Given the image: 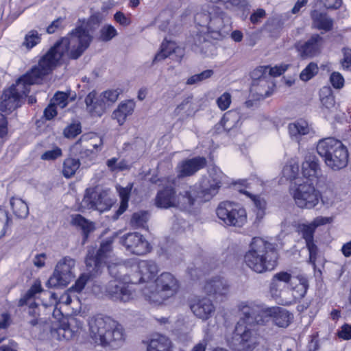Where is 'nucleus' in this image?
Instances as JSON below:
<instances>
[{
	"instance_id": "obj_34",
	"label": "nucleus",
	"mask_w": 351,
	"mask_h": 351,
	"mask_svg": "<svg viewBox=\"0 0 351 351\" xmlns=\"http://www.w3.org/2000/svg\"><path fill=\"white\" fill-rule=\"evenodd\" d=\"M51 335L53 338L58 340H69L74 337V331L67 323L62 322L59 324L58 326H53L51 328Z\"/></svg>"
},
{
	"instance_id": "obj_64",
	"label": "nucleus",
	"mask_w": 351,
	"mask_h": 351,
	"mask_svg": "<svg viewBox=\"0 0 351 351\" xmlns=\"http://www.w3.org/2000/svg\"><path fill=\"white\" fill-rule=\"evenodd\" d=\"M265 16V11L263 9H258L251 15L250 21L252 23H258Z\"/></svg>"
},
{
	"instance_id": "obj_7",
	"label": "nucleus",
	"mask_w": 351,
	"mask_h": 351,
	"mask_svg": "<svg viewBox=\"0 0 351 351\" xmlns=\"http://www.w3.org/2000/svg\"><path fill=\"white\" fill-rule=\"evenodd\" d=\"M195 22L200 27L199 34L196 35V44L205 43V34L208 33L215 34L223 36L230 30V18L223 12L219 10L218 7L213 8L211 11L198 12L195 16Z\"/></svg>"
},
{
	"instance_id": "obj_11",
	"label": "nucleus",
	"mask_w": 351,
	"mask_h": 351,
	"mask_svg": "<svg viewBox=\"0 0 351 351\" xmlns=\"http://www.w3.org/2000/svg\"><path fill=\"white\" fill-rule=\"evenodd\" d=\"M156 288L150 287L142 289L143 295L151 304L159 305L173 297L178 291L180 285L176 278L169 272L161 274L156 280Z\"/></svg>"
},
{
	"instance_id": "obj_48",
	"label": "nucleus",
	"mask_w": 351,
	"mask_h": 351,
	"mask_svg": "<svg viewBox=\"0 0 351 351\" xmlns=\"http://www.w3.org/2000/svg\"><path fill=\"white\" fill-rule=\"evenodd\" d=\"M322 110L324 113L327 114L332 112L335 108V100L332 94L329 93L326 96L321 97Z\"/></svg>"
},
{
	"instance_id": "obj_9",
	"label": "nucleus",
	"mask_w": 351,
	"mask_h": 351,
	"mask_svg": "<svg viewBox=\"0 0 351 351\" xmlns=\"http://www.w3.org/2000/svg\"><path fill=\"white\" fill-rule=\"evenodd\" d=\"M199 195L195 186H189L178 193L172 187H166L157 193L155 204L160 208H176L191 211L198 202Z\"/></svg>"
},
{
	"instance_id": "obj_57",
	"label": "nucleus",
	"mask_w": 351,
	"mask_h": 351,
	"mask_svg": "<svg viewBox=\"0 0 351 351\" xmlns=\"http://www.w3.org/2000/svg\"><path fill=\"white\" fill-rule=\"evenodd\" d=\"M81 132L80 123H73L64 130V135L66 138H74Z\"/></svg>"
},
{
	"instance_id": "obj_45",
	"label": "nucleus",
	"mask_w": 351,
	"mask_h": 351,
	"mask_svg": "<svg viewBox=\"0 0 351 351\" xmlns=\"http://www.w3.org/2000/svg\"><path fill=\"white\" fill-rule=\"evenodd\" d=\"M148 213L141 211L133 214L130 223L134 228H145L148 221Z\"/></svg>"
},
{
	"instance_id": "obj_20",
	"label": "nucleus",
	"mask_w": 351,
	"mask_h": 351,
	"mask_svg": "<svg viewBox=\"0 0 351 351\" xmlns=\"http://www.w3.org/2000/svg\"><path fill=\"white\" fill-rule=\"evenodd\" d=\"M120 243L132 254L141 256L150 250L149 242L138 232H130L123 235L120 239Z\"/></svg>"
},
{
	"instance_id": "obj_28",
	"label": "nucleus",
	"mask_w": 351,
	"mask_h": 351,
	"mask_svg": "<svg viewBox=\"0 0 351 351\" xmlns=\"http://www.w3.org/2000/svg\"><path fill=\"white\" fill-rule=\"evenodd\" d=\"M302 171L311 182L317 181L322 173L318 160L312 156L306 157L302 165Z\"/></svg>"
},
{
	"instance_id": "obj_51",
	"label": "nucleus",
	"mask_w": 351,
	"mask_h": 351,
	"mask_svg": "<svg viewBox=\"0 0 351 351\" xmlns=\"http://www.w3.org/2000/svg\"><path fill=\"white\" fill-rule=\"evenodd\" d=\"M232 102V95L228 92L223 93L216 100V104L221 110H227Z\"/></svg>"
},
{
	"instance_id": "obj_3",
	"label": "nucleus",
	"mask_w": 351,
	"mask_h": 351,
	"mask_svg": "<svg viewBox=\"0 0 351 351\" xmlns=\"http://www.w3.org/2000/svg\"><path fill=\"white\" fill-rule=\"evenodd\" d=\"M109 272L114 279L105 286V295L114 302L128 303L136 298V291L130 286L144 282L141 274L133 270L130 274H125V267L122 265H108Z\"/></svg>"
},
{
	"instance_id": "obj_1",
	"label": "nucleus",
	"mask_w": 351,
	"mask_h": 351,
	"mask_svg": "<svg viewBox=\"0 0 351 351\" xmlns=\"http://www.w3.org/2000/svg\"><path fill=\"white\" fill-rule=\"evenodd\" d=\"M93 39L87 23L77 25L42 57L38 64L41 73L49 74L64 56L73 60L79 58L89 47Z\"/></svg>"
},
{
	"instance_id": "obj_61",
	"label": "nucleus",
	"mask_w": 351,
	"mask_h": 351,
	"mask_svg": "<svg viewBox=\"0 0 351 351\" xmlns=\"http://www.w3.org/2000/svg\"><path fill=\"white\" fill-rule=\"evenodd\" d=\"M64 19L60 17L56 20L53 21L47 27V32L48 34H53L56 30L60 29L63 27L62 23Z\"/></svg>"
},
{
	"instance_id": "obj_60",
	"label": "nucleus",
	"mask_w": 351,
	"mask_h": 351,
	"mask_svg": "<svg viewBox=\"0 0 351 351\" xmlns=\"http://www.w3.org/2000/svg\"><path fill=\"white\" fill-rule=\"evenodd\" d=\"M88 279L89 274H84L81 275V276L77 280L75 285L72 288L77 292L81 291L84 289Z\"/></svg>"
},
{
	"instance_id": "obj_15",
	"label": "nucleus",
	"mask_w": 351,
	"mask_h": 351,
	"mask_svg": "<svg viewBox=\"0 0 351 351\" xmlns=\"http://www.w3.org/2000/svg\"><path fill=\"white\" fill-rule=\"evenodd\" d=\"M225 179V174L219 167H210L208 170V177L203 178L200 182V192L197 191L198 201H207L215 195Z\"/></svg>"
},
{
	"instance_id": "obj_27",
	"label": "nucleus",
	"mask_w": 351,
	"mask_h": 351,
	"mask_svg": "<svg viewBox=\"0 0 351 351\" xmlns=\"http://www.w3.org/2000/svg\"><path fill=\"white\" fill-rule=\"evenodd\" d=\"M204 289L206 293L213 295L217 299L219 297H224L228 294L229 285L223 278L216 277L208 281Z\"/></svg>"
},
{
	"instance_id": "obj_40",
	"label": "nucleus",
	"mask_w": 351,
	"mask_h": 351,
	"mask_svg": "<svg viewBox=\"0 0 351 351\" xmlns=\"http://www.w3.org/2000/svg\"><path fill=\"white\" fill-rule=\"evenodd\" d=\"M181 51L179 47H176V44L173 42L162 43L161 45V50L156 54L154 62H158L165 59L169 56L172 53H176Z\"/></svg>"
},
{
	"instance_id": "obj_32",
	"label": "nucleus",
	"mask_w": 351,
	"mask_h": 351,
	"mask_svg": "<svg viewBox=\"0 0 351 351\" xmlns=\"http://www.w3.org/2000/svg\"><path fill=\"white\" fill-rule=\"evenodd\" d=\"M10 205L13 214L19 219H25L29 215V208L27 203L21 198L12 197L10 199Z\"/></svg>"
},
{
	"instance_id": "obj_39",
	"label": "nucleus",
	"mask_w": 351,
	"mask_h": 351,
	"mask_svg": "<svg viewBox=\"0 0 351 351\" xmlns=\"http://www.w3.org/2000/svg\"><path fill=\"white\" fill-rule=\"evenodd\" d=\"M132 184L130 183L125 187H122L121 186H117V191H118L121 198V204L119 208L117 210L119 215L123 213L128 208L129 197L132 189Z\"/></svg>"
},
{
	"instance_id": "obj_54",
	"label": "nucleus",
	"mask_w": 351,
	"mask_h": 351,
	"mask_svg": "<svg viewBox=\"0 0 351 351\" xmlns=\"http://www.w3.org/2000/svg\"><path fill=\"white\" fill-rule=\"evenodd\" d=\"M330 82L332 86L336 89H341L344 86V78L339 72H333L330 77Z\"/></svg>"
},
{
	"instance_id": "obj_42",
	"label": "nucleus",
	"mask_w": 351,
	"mask_h": 351,
	"mask_svg": "<svg viewBox=\"0 0 351 351\" xmlns=\"http://www.w3.org/2000/svg\"><path fill=\"white\" fill-rule=\"evenodd\" d=\"M194 112L193 104L191 98L188 97L184 99L174 110V114L176 116H189Z\"/></svg>"
},
{
	"instance_id": "obj_46",
	"label": "nucleus",
	"mask_w": 351,
	"mask_h": 351,
	"mask_svg": "<svg viewBox=\"0 0 351 351\" xmlns=\"http://www.w3.org/2000/svg\"><path fill=\"white\" fill-rule=\"evenodd\" d=\"M41 40V34L36 30L32 29L27 32L25 36L23 45L27 49H32L38 45Z\"/></svg>"
},
{
	"instance_id": "obj_21",
	"label": "nucleus",
	"mask_w": 351,
	"mask_h": 351,
	"mask_svg": "<svg viewBox=\"0 0 351 351\" xmlns=\"http://www.w3.org/2000/svg\"><path fill=\"white\" fill-rule=\"evenodd\" d=\"M190 308L197 318L207 320L213 316L215 306L213 301L207 297H197L190 301Z\"/></svg>"
},
{
	"instance_id": "obj_36",
	"label": "nucleus",
	"mask_w": 351,
	"mask_h": 351,
	"mask_svg": "<svg viewBox=\"0 0 351 351\" xmlns=\"http://www.w3.org/2000/svg\"><path fill=\"white\" fill-rule=\"evenodd\" d=\"M273 87L271 79L263 78L259 81L254 80L252 84V90L262 97H268Z\"/></svg>"
},
{
	"instance_id": "obj_35",
	"label": "nucleus",
	"mask_w": 351,
	"mask_h": 351,
	"mask_svg": "<svg viewBox=\"0 0 351 351\" xmlns=\"http://www.w3.org/2000/svg\"><path fill=\"white\" fill-rule=\"evenodd\" d=\"M221 123L226 130H230L241 125V115L237 110H229L226 112L221 120Z\"/></svg>"
},
{
	"instance_id": "obj_25",
	"label": "nucleus",
	"mask_w": 351,
	"mask_h": 351,
	"mask_svg": "<svg viewBox=\"0 0 351 351\" xmlns=\"http://www.w3.org/2000/svg\"><path fill=\"white\" fill-rule=\"evenodd\" d=\"M133 270L141 274L144 282L147 283L145 287H153V283L150 282L149 280L154 278L158 271V266L154 262L150 261H141L138 263H135L133 264Z\"/></svg>"
},
{
	"instance_id": "obj_47",
	"label": "nucleus",
	"mask_w": 351,
	"mask_h": 351,
	"mask_svg": "<svg viewBox=\"0 0 351 351\" xmlns=\"http://www.w3.org/2000/svg\"><path fill=\"white\" fill-rule=\"evenodd\" d=\"M317 64L314 62L309 63L300 74L302 81L307 82L313 78L318 73Z\"/></svg>"
},
{
	"instance_id": "obj_16",
	"label": "nucleus",
	"mask_w": 351,
	"mask_h": 351,
	"mask_svg": "<svg viewBox=\"0 0 351 351\" xmlns=\"http://www.w3.org/2000/svg\"><path fill=\"white\" fill-rule=\"evenodd\" d=\"M332 221L331 217L319 216L310 223H302L298 226V231L305 240L309 252V262L313 265H315L317 254V247L313 243L315 230L317 227L330 223Z\"/></svg>"
},
{
	"instance_id": "obj_43",
	"label": "nucleus",
	"mask_w": 351,
	"mask_h": 351,
	"mask_svg": "<svg viewBox=\"0 0 351 351\" xmlns=\"http://www.w3.org/2000/svg\"><path fill=\"white\" fill-rule=\"evenodd\" d=\"M117 29L112 25H104L99 30L98 39L102 42H108L117 36Z\"/></svg>"
},
{
	"instance_id": "obj_49",
	"label": "nucleus",
	"mask_w": 351,
	"mask_h": 351,
	"mask_svg": "<svg viewBox=\"0 0 351 351\" xmlns=\"http://www.w3.org/2000/svg\"><path fill=\"white\" fill-rule=\"evenodd\" d=\"M214 73L212 69H208L202 71L200 73L195 74L188 78L186 84L193 85L201 82L206 79L210 78Z\"/></svg>"
},
{
	"instance_id": "obj_19",
	"label": "nucleus",
	"mask_w": 351,
	"mask_h": 351,
	"mask_svg": "<svg viewBox=\"0 0 351 351\" xmlns=\"http://www.w3.org/2000/svg\"><path fill=\"white\" fill-rule=\"evenodd\" d=\"M111 240L103 242L95 256H94V250L88 251L86 258V264L87 270L91 275L97 274L104 265L108 264V258L111 253Z\"/></svg>"
},
{
	"instance_id": "obj_63",
	"label": "nucleus",
	"mask_w": 351,
	"mask_h": 351,
	"mask_svg": "<svg viewBox=\"0 0 351 351\" xmlns=\"http://www.w3.org/2000/svg\"><path fill=\"white\" fill-rule=\"evenodd\" d=\"M338 336L344 340L351 339V326L348 324L343 325L341 330L338 332Z\"/></svg>"
},
{
	"instance_id": "obj_4",
	"label": "nucleus",
	"mask_w": 351,
	"mask_h": 351,
	"mask_svg": "<svg viewBox=\"0 0 351 351\" xmlns=\"http://www.w3.org/2000/svg\"><path fill=\"white\" fill-rule=\"evenodd\" d=\"M240 318L236 324L231 346L236 351H254L259 343V337L254 326L257 318L252 314L248 303L241 302L238 306Z\"/></svg>"
},
{
	"instance_id": "obj_50",
	"label": "nucleus",
	"mask_w": 351,
	"mask_h": 351,
	"mask_svg": "<svg viewBox=\"0 0 351 351\" xmlns=\"http://www.w3.org/2000/svg\"><path fill=\"white\" fill-rule=\"evenodd\" d=\"M342 57L339 63L343 70L351 71V49L343 47L341 49Z\"/></svg>"
},
{
	"instance_id": "obj_8",
	"label": "nucleus",
	"mask_w": 351,
	"mask_h": 351,
	"mask_svg": "<svg viewBox=\"0 0 351 351\" xmlns=\"http://www.w3.org/2000/svg\"><path fill=\"white\" fill-rule=\"evenodd\" d=\"M88 332L93 343L106 346L123 339L122 326L109 317L97 315L89 318Z\"/></svg>"
},
{
	"instance_id": "obj_31",
	"label": "nucleus",
	"mask_w": 351,
	"mask_h": 351,
	"mask_svg": "<svg viewBox=\"0 0 351 351\" xmlns=\"http://www.w3.org/2000/svg\"><path fill=\"white\" fill-rule=\"evenodd\" d=\"M311 16L313 21L312 25L315 28L325 32H328L332 29L333 21L326 14L317 10H313L311 12Z\"/></svg>"
},
{
	"instance_id": "obj_37",
	"label": "nucleus",
	"mask_w": 351,
	"mask_h": 351,
	"mask_svg": "<svg viewBox=\"0 0 351 351\" xmlns=\"http://www.w3.org/2000/svg\"><path fill=\"white\" fill-rule=\"evenodd\" d=\"M71 223L73 226L80 228L82 230L85 237H87L88 234L93 232L95 229L93 223L88 221L79 214L71 215Z\"/></svg>"
},
{
	"instance_id": "obj_58",
	"label": "nucleus",
	"mask_w": 351,
	"mask_h": 351,
	"mask_svg": "<svg viewBox=\"0 0 351 351\" xmlns=\"http://www.w3.org/2000/svg\"><path fill=\"white\" fill-rule=\"evenodd\" d=\"M61 156V149L58 147H56L51 150H47L41 156V159L45 160H53Z\"/></svg>"
},
{
	"instance_id": "obj_30",
	"label": "nucleus",
	"mask_w": 351,
	"mask_h": 351,
	"mask_svg": "<svg viewBox=\"0 0 351 351\" xmlns=\"http://www.w3.org/2000/svg\"><path fill=\"white\" fill-rule=\"evenodd\" d=\"M289 133L292 140L299 142L300 137L310 133L311 128L307 121L300 119L288 125Z\"/></svg>"
},
{
	"instance_id": "obj_17",
	"label": "nucleus",
	"mask_w": 351,
	"mask_h": 351,
	"mask_svg": "<svg viewBox=\"0 0 351 351\" xmlns=\"http://www.w3.org/2000/svg\"><path fill=\"white\" fill-rule=\"evenodd\" d=\"M75 260L66 256L57 263L52 276L47 281V285L51 287L58 286H66L75 277L73 269Z\"/></svg>"
},
{
	"instance_id": "obj_18",
	"label": "nucleus",
	"mask_w": 351,
	"mask_h": 351,
	"mask_svg": "<svg viewBox=\"0 0 351 351\" xmlns=\"http://www.w3.org/2000/svg\"><path fill=\"white\" fill-rule=\"evenodd\" d=\"M114 203L108 191L87 189L82 202L86 209L97 210L101 213L110 210Z\"/></svg>"
},
{
	"instance_id": "obj_24",
	"label": "nucleus",
	"mask_w": 351,
	"mask_h": 351,
	"mask_svg": "<svg viewBox=\"0 0 351 351\" xmlns=\"http://www.w3.org/2000/svg\"><path fill=\"white\" fill-rule=\"evenodd\" d=\"M146 351H173V344L167 336L155 334L150 339L143 341Z\"/></svg>"
},
{
	"instance_id": "obj_41",
	"label": "nucleus",
	"mask_w": 351,
	"mask_h": 351,
	"mask_svg": "<svg viewBox=\"0 0 351 351\" xmlns=\"http://www.w3.org/2000/svg\"><path fill=\"white\" fill-rule=\"evenodd\" d=\"M80 162L79 160L69 158L65 159L63 162L62 174L66 178L72 177L79 169Z\"/></svg>"
},
{
	"instance_id": "obj_53",
	"label": "nucleus",
	"mask_w": 351,
	"mask_h": 351,
	"mask_svg": "<svg viewBox=\"0 0 351 351\" xmlns=\"http://www.w3.org/2000/svg\"><path fill=\"white\" fill-rule=\"evenodd\" d=\"M58 108H64L68 104V95L64 93H56L51 101Z\"/></svg>"
},
{
	"instance_id": "obj_55",
	"label": "nucleus",
	"mask_w": 351,
	"mask_h": 351,
	"mask_svg": "<svg viewBox=\"0 0 351 351\" xmlns=\"http://www.w3.org/2000/svg\"><path fill=\"white\" fill-rule=\"evenodd\" d=\"M267 67L268 77L270 78V77H278L282 75L287 70L289 64H282L280 65H276L274 67H271L269 66H267Z\"/></svg>"
},
{
	"instance_id": "obj_59",
	"label": "nucleus",
	"mask_w": 351,
	"mask_h": 351,
	"mask_svg": "<svg viewBox=\"0 0 351 351\" xmlns=\"http://www.w3.org/2000/svg\"><path fill=\"white\" fill-rule=\"evenodd\" d=\"M114 21L122 26H128L131 24V20L122 12H117L114 14Z\"/></svg>"
},
{
	"instance_id": "obj_5",
	"label": "nucleus",
	"mask_w": 351,
	"mask_h": 351,
	"mask_svg": "<svg viewBox=\"0 0 351 351\" xmlns=\"http://www.w3.org/2000/svg\"><path fill=\"white\" fill-rule=\"evenodd\" d=\"M46 75L41 73V69L38 64L30 72L20 77L15 84L3 91L0 102V110L6 112L20 107L23 98L29 92L30 86L38 83Z\"/></svg>"
},
{
	"instance_id": "obj_10",
	"label": "nucleus",
	"mask_w": 351,
	"mask_h": 351,
	"mask_svg": "<svg viewBox=\"0 0 351 351\" xmlns=\"http://www.w3.org/2000/svg\"><path fill=\"white\" fill-rule=\"evenodd\" d=\"M317 152L325 165L332 171L345 168L348 162V153L341 141L334 138H325L318 141Z\"/></svg>"
},
{
	"instance_id": "obj_14",
	"label": "nucleus",
	"mask_w": 351,
	"mask_h": 351,
	"mask_svg": "<svg viewBox=\"0 0 351 351\" xmlns=\"http://www.w3.org/2000/svg\"><path fill=\"white\" fill-rule=\"evenodd\" d=\"M290 193L295 204L300 208L312 209L319 201V191L313 182L308 181L295 182L290 188Z\"/></svg>"
},
{
	"instance_id": "obj_13",
	"label": "nucleus",
	"mask_w": 351,
	"mask_h": 351,
	"mask_svg": "<svg viewBox=\"0 0 351 351\" xmlns=\"http://www.w3.org/2000/svg\"><path fill=\"white\" fill-rule=\"evenodd\" d=\"M117 90H108L98 95L95 91L90 92L84 99L86 110L92 117H101L118 99Z\"/></svg>"
},
{
	"instance_id": "obj_23",
	"label": "nucleus",
	"mask_w": 351,
	"mask_h": 351,
	"mask_svg": "<svg viewBox=\"0 0 351 351\" xmlns=\"http://www.w3.org/2000/svg\"><path fill=\"white\" fill-rule=\"evenodd\" d=\"M206 164V160L204 157H195L186 160L179 163L176 167L178 176L180 178L190 176L199 169L204 168Z\"/></svg>"
},
{
	"instance_id": "obj_6",
	"label": "nucleus",
	"mask_w": 351,
	"mask_h": 351,
	"mask_svg": "<svg viewBox=\"0 0 351 351\" xmlns=\"http://www.w3.org/2000/svg\"><path fill=\"white\" fill-rule=\"evenodd\" d=\"M278 254L272 244L260 237H254L244 256L245 264L253 271L263 273L276 265Z\"/></svg>"
},
{
	"instance_id": "obj_44",
	"label": "nucleus",
	"mask_w": 351,
	"mask_h": 351,
	"mask_svg": "<svg viewBox=\"0 0 351 351\" xmlns=\"http://www.w3.org/2000/svg\"><path fill=\"white\" fill-rule=\"evenodd\" d=\"M299 172V165L293 160H289L284 167L282 173L285 178L288 180H293L296 178Z\"/></svg>"
},
{
	"instance_id": "obj_38",
	"label": "nucleus",
	"mask_w": 351,
	"mask_h": 351,
	"mask_svg": "<svg viewBox=\"0 0 351 351\" xmlns=\"http://www.w3.org/2000/svg\"><path fill=\"white\" fill-rule=\"evenodd\" d=\"M247 221V214L245 210L238 205L232 215L231 219L228 220L226 225L230 226L242 227Z\"/></svg>"
},
{
	"instance_id": "obj_2",
	"label": "nucleus",
	"mask_w": 351,
	"mask_h": 351,
	"mask_svg": "<svg viewBox=\"0 0 351 351\" xmlns=\"http://www.w3.org/2000/svg\"><path fill=\"white\" fill-rule=\"evenodd\" d=\"M308 289L306 276H292L287 271L274 274L271 280L269 292L273 298L279 299L282 305H291L302 299Z\"/></svg>"
},
{
	"instance_id": "obj_26",
	"label": "nucleus",
	"mask_w": 351,
	"mask_h": 351,
	"mask_svg": "<svg viewBox=\"0 0 351 351\" xmlns=\"http://www.w3.org/2000/svg\"><path fill=\"white\" fill-rule=\"evenodd\" d=\"M322 44V37L318 34H314L305 43L298 45L297 48L301 57H313L320 52Z\"/></svg>"
},
{
	"instance_id": "obj_29",
	"label": "nucleus",
	"mask_w": 351,
	"mask_h": 351,
	"mask_svg": "<svg viewBox=\"0 0 351 351\" xmlns=\"http://www.w3.org/2000/svg\"><path fill=\"white\" fill-rule=\"evenodd\" d=\"M134 108L135 103L132 100L121 102L112 112V117L117 121L119 125H122L127 117L132 114Z\"/></svg>"
},
{
	"instance_id": "obj_22",
	"label": "nucleus",
	"mask_w": 351,
	"mask_h": 351,
	"mask_svg": "<svg viewBox=\"0 0 351 351\" xmlns=\"http://www.w3.org/2000/svg\"><path fill=\"white\" fill-rule=\"evenodd\" d=\"M103 145L102 138L95 133L90 132L81 136L80 138L75 143L73 149L80 150V154H88L94 150H101Z\"/></svg>"
},
{
	"instance_id": "obj_12",
	"label": "nucleus",
	"mask_w": 351,
	"mask_h": 351,
	"mask_svg": "<svg viewBox=\"0 0 351 351\" xmlns=\"http://www.w3.org/2000/svg\"><path fill=\"white\" fill-rule=\"evenodd\" d=\"M247 302L252 314L257 318V324L265 325L272 318L274 323L279 327L285 328L289 326L291 315L287 310L279 307L268 308L262 304L252 302Z\"/></svg>"
},
{
	"instance_id": "obj_56",
	"label": "nucleus",
	"mask_w": 351,
	"mask_h": 351,
	"mask_svg": "<svg viewBox=\"0 0 351 351\" xmlns=\"http://www.w3.org/2000/svg\"><path fill=\"white\" fill-rule=\"evenodd\" d=\"M267 66H260L256 68L251 73V77L254 80L259 81L263 78L269 79Z\"/></svg>"
},
{
	"instance_id": "obj_33",
	"label": "nucleus",
	"mask_w": 351,
	"mask_h": 351,
	"mask_svg": "<svg viewBox=\"0 0 351 351\" xmlns=\"http://www.w3.org/2000/svg\"><path fill=\"white\" fill-rule=\"evenodd\" d=\"M238 205L236 203L228 201L221 202L216 210L218 218L226 224L228 220L231 219L232 215Z\"/></svg>"
},
{
	"instance_id": "obj_62",
	"label": "nucleus",
	"mask_w": 351,
	"mask_h": 351,
	"mask_svg": "<svg viewBox=\"0 0 351 351\" xmlns=\"http://www.w3.org/2000/svg\"><path fill=\"white\" fill-rule=\"evenodd\" d=\"M57 108L58 107L56 105L51 102L44 110L45 117L47 119L50 120L56 117L57 114Z\"/></svg>"
},
{
	"instance_id": "obj_52",
	"label": "nucleus",
	"mask_w": 351,
	"mask_h": 351,
	"mask_svg": "<svg viewBox=\"0 0 351 351\" xmlns=\"http://www.w3.org/2000/svg\"><path fill=\"white\" fill-rule=\"evenodd\" d=\"M43 291L41 284L39 281H36L31 287L29 291L26 293L24 299L20 300L21 305L26 302V300L34 297L36 293H40Z\"/></svg>"
}]
</instances>
